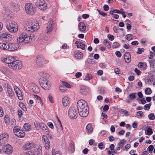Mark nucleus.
Here are the masks:
<instances>
[{
	"mask_svg": "<svg viewBox=\"0 0 155 155\" xmlns=\"http://www.w3.org/2000/svg\"><path fill=\"white\" fill-rule=\"evenodd\" d=\"M25 28L26 30L30 32H33L39 28V26L38 23L26 22L25 25Z\"/></svg>",
	"mask_w": 155,
	"mask_h": 155,
	"instance_id": "obj_1",
	"label": "nucleus"
},
{
	"mask_svg": "<svg viewBox=\"0 0 155 155\" xmlns=\"http://www.w3.org/2000/svg\"><path fill=\"white\" fill-rule=\"evenodd\" d=\"M6 27L11 32L14 33L18 30L17 24L14 21L7 22L6 24Z\"/></svg>",
	"mask_w": 155,
	"mask_h": 155,
	"instance_id": "obj_2",
	"label": "nucleus"
},
{
	"mask_svg": "<svg viewBox=\"0 0 155 155\" xmlns=\"http://www.w3.org/2000/svg\"><path fill=\"white\" fill-rule=\"evenodd\" d=\"M77 107L78 111H81V110L88 109L87 104L84 100H80L77 103Z\"/></svg>",
	"mask_w": 155,
	"mask_h": 155,
	"instance_id": "obj_3",
	"label": "nucleus"
},
{
	"mask_svg": "<svg viewBox=\"0 0 155 155\" xmlns=\"http://www.w3.org/2000/svg\"><path fill=\"white\" fill-rule=\"evenodd\" d=\"M25 8L26 12L29 15H33L35 11V6L31 3L26 4L25 5Z\"/></svg>",
	"mask_w": 155,
	"mask_h": 155,
	"instance_id": "obj_4",
	"label": "nucleus"
},
{
	"mask_svg": "<svg viewBox=\"0 0 155 155\" xmlns=\"http://www.w3.org/2000/svg\"><path fill=\"white\" fill-rule=\"evenodd\" d=\"M35 125L36 129L37 130H39L40 129H42L43 132L45 134H48L49 131L47 126L43 123H40L39 124L35 123Z\"/></svg>",
	"mask_w": 155,
	"mask_h": 155,
	"instance_id": "obj_5",
	"label": "nucleus"
},
{
	"mask_svg": "<svg viewBox=\"0 0 155 155\" xmlns=\"http://www.w3.org/2000/svg\"><path fill=\"white\" fill-rule=\"evenodd\" d=\"M10 66H12L11 68L14 70H18L21 69L23 67V64L21 61L16 60L15 59L13 63L12 64V65L10 64Z\"/></svg>",
	"mask_w": 155,
	"mask_h": 155,
	"instance_id": "obj_6",
	"label": "nucleus"
},
{
	"mask_svg": "<svg viewBox=\"0 0 155 155\" xmlns=\"http://www.w3.org/2000/svg\"><path fill=\"white\" fill-rule=\"evenodd\" d=\"M30 36H29L25 33L21 34L18 38L17 39V42L21 43L24 41L25 43L28 42L30 40Z\"/></svg>",
	"mask_w": 155,
	"mask_h": 155,
	"instance_id": "obj_7",
	"label": "nucleus"
},
{
	"mask_svg": "<svg viewBox=\"0 0 155 155\" xmlns=\"http://www.w3.org/2000/svg\"><path fill=\"white\" fill-rule=\"evenodd\" d=\"M39 83L41 86L45 90H48L51 87V83L47 79L45 80L41 79Z\"/></svg>",
	"mask_w": 155,
	"mask_h": 155,
	"instance_id": "obj_8",
	"label": "nucleus"
},
{
	"mask_svg": "<svg viewBox=\"0 0 155 155\" xmlns=\"http://www.w3.org/2000/svg\"><path fill=\"white\" fill-rule=\"evenodd\" d=\"M68 114L70 118L71 119L76 118L78 113L75 107H70L68 110Z\"/></svg>",
	"mask_w": 155,
	"mask_h": 155,
	"instance_id": "obj_9",
	"label": "nucleus"
},
{
	"mask_svg": "<svg viewBox=\"0 0 155 155\" xmlns=\"http://www.w3.org/2000/svg\"><path fill=\"white\" fill-rule=\"evenodd\" d=\"M9 137L8 134L6 133L2 134L0 135V145L2 146L6 143Z\"/></svg>",
	"mask_w": 155,
	"mask_h": 155,
	"instance_id": "obj_10",
	"label": "nucleus"
},
{
	"mask_svg": "<svg viewBox=\"0 0 155 155\" xmlns=\"http://www.w3.org/2000/svg\"><path fill=\"white\" fill-rule=\"evenodd\" d=\"M16 58H14L13 57H9L6 58H5L4 57H2L1 58V59L3 62L6 63L8 64V66L11 68L12 66H10V64H11L12 65V64L13 63L14 61L15 60Z\"/></svg>",
	"mask_w": 155,
	"mask_h": 155,
	"instance_id": "obj_11",
	"label": "nucleus"
},
{
	"mask_svg": "<svg viewBox=\"0 0 155 155\" xmlns=\"http://www.w3.org/2000/svg\"><path fill=\"white\" fill-rule=\"evenodd\" d=\"M36 63L39 66H41L46 63H47L48 61L44 59L42 57L38 56L36 58Z\"/></svg>",
	"mask_w": 155,
	"mask_h": 155,
	"instance_id": "obj_12",
	"label": "nucleus"
},
{
	"mask_svg": "<svg viewBox=\"0 0 155 155\" xmlns=\"http://www.w3.org/2000/svg\"><path fill=\"white\" fill-rule=\"evenodd\" d=\"M36 3L39 9L42 10L46 9V5L44 0H37Z\"/></svg>",
	"mask_w": 155,
	"mask_h": 155,
	"instance_id": "obj_13",
	"label": "nucleus"
},
{
	"mask_svg": "<svg viewBox=\"0 0 155 155\" xmlns=\"http://www.w3.org/2000/svg\"><path fill=\"white\" fill-rule=\"evenodd\" d=\"M0 37L2 40L5 39V41H11L12 39V36L7 32H2L0 34Z\"/></svg>",
	"mask_w": 155,
	"mask_h": 155,
	"instance_id": "obj_14",
	"label": "nucleus"
},
{
	"mask_svg": "<svg viewBox=\"0 0 155 155\" xmlns=\"http://www.w3.org/2000/svg\"><path fill=\"white\" fill-rule=\"evenodd\" d=\"M10 6L15 12H17L19 9V6L18 2L15 0L11 2L10 3Z\"/></svg>",
	"mask_w": 155,
	"mask_h": 155,
	"instance_id": "obj_15",
	"label": "nucleus"
},
{
	"mask_svg": "<svg viewBox=\"0 0 155 155\" xmlns=\"http://www.w3.org/2000/svg\"><path fill=\"white\" fill-rule=\"evenodd\" d=\"M43 143L45 149H49L50 147V143L49 140L45 135H43L42 137Z\"/></svg>",
	"mask_w": 155,
	"mask_h": 155,
	"instance_id": "obj_16",
	"label": "nucleus"
},
{
	"mask_svg": "<svg viewBox=\"0 0 155 155\" xmlns=\"http://www.w3.org/2000/svg\"><path fill=\"white\" fill-rule=\"evenodd\" d=\"M3 152L7 154H10L13 152V148L10 144H7L3 148Z\"/></svg>",
	"mask_w": 155,
	"mask_h": 155,
	"instance_id": "obj_17",
	"label": "nucleus"
},
{
	"mask_svg": "<svg viewBox=\"0 0 155 155\" xmlns=\"http://www.w3.org/2000/svg\"><path fill=\"white\" fill-rule=\"evenodd\" d=\"M8 50L14 51L18 49L19 46L18 43H10L8 44Z\"/></svg>",
	"mask_w": 155,
	"mask_h": 155,
	"instance_id": "obj_18",
	"label": "nucleus"
},
{
	"mask_svg": "<svg viewBox=\"0 0 155 155\" xmlns=\"http://www.w3.org/2000/svg\"><path fill=\"white\" fill-rule=\"evenodd\" d=\"M14 88L18 99L20 100H22L23 99V97L22 96L21 91L16 86H14Z\"/></svg>",
	"mask_w": 155,
	"mask_h": 155,
	"instance_id": "obj_19",
	"label": "nucleus"
},
{
	"mask_svg": "<svg viewBox=\"0 0 155 155\" xmlns=\"http://www.w3.org/2000/svg\"><path fill=\"white\" fill-rule=\"evenodd\" d=\"M5 87L7 89L9 96L12 97L14 95V93L12 90L11 85L8 83H7L5 84Z\"/></svg>",
	"mask_w": 155,
	"mask_h": 155,
	"instance_id": "obj_20",
	"label": "nucleus"
},
{
	"mask_svg": "<svg viewBox=\"0 0 155 155\" xmlns=\"http://www.w3.org/2000/svg\"><path fill=\"white\" fill-rule=\"evenodd\" d=\"M54 24H53V21L51 20L48 22L46 31L47 33H48L51 32L52 30V28L54 27Z\"/></svg>",
	"mask_w": 155,
	"mask_h": 155,
	"instance_id": "obj_21",
	"label": "nucleus"
},
{
	"mask_svg": "<svg viewBox=\"0 0 155 155\" xmlns=\"http://www.w3.org/2000/svg\"><path fill=\"white\" fill-rule=\"evenodd\" d=\"M35 151L36 155H42V147L41 146H37L35 148Z\"/></svg>",
	"mask_w": 155,
	"mask_h": 155,
	"instance_id": "obj_22",
	"label": "nucleus"
},
{
	"mask_svg": "<svg viewBox=\"0 0 155 155\" xmlns=\"http://www.w3.org/2000/svg\"><path fill=\"white\" fill-rule=\"evenodd\" d=\"M81 111H78L79 115L81 117H85L88 115L89 113L88 109L83 110Z\"/></svg>",
	"mask_w": 155,
	"mask_h": 155,
	"instance_id": "obj_23",
	"label": "nucleus"
},
{
	"mask_svg": "<svg viewBox=\"0 0 155 155\" xmlns=\"http://www.w3.org/2000/svg\"><path fill=\"white\" fill-rule=\"evenodd\" d=\"M31 89L35 93H38L40 92L39 87L36 84H34L30 86Z\"/></svg>",
	"mask_w": 155,
	"mask_h": 155,
	"instance_id": "obj_24",
	"label": "nucleus"
},
{
	"mask_svg": "<svg viewBox=\"0 0 155 155\" xmlns=\"http://www.w3.org/2000/svg\"><path fill=\"white\" fill-rule=\"evenodd\" d=\"M74 56L76 58L80 59L83 58V54L81 51H76L74 52Z\"/></svg>",
	"mask_w": 155,
	"mask_h": 155,
	"instance_id": "obj_25",
	"label": "nucleus"
},
{
	"mask_svg": "<svg viewBox=\"0 0 155 155\" xmlns=\"http://www.w3.org/2000/svg\"><path fill=\"white\" fill-rule=\"evenodd\" d=\"M124 59L125 62L127 63H129L131 61V56L129 52H126L125 53L124 55Z\"/></svg>",
	"mask_w": 155,
	"mask_h": 155,
	"instance_id": "obj_26",
	"label": "nucleus"
},
{
	"mask_svg": "<svg viewBox=\"0 0 155 155\" xmlns=\"http://www.w3.org/2000/svg\"><path fill=\"white\" fill-rule=\"evenodd\" d=\"M39 75L40 76L41 78L39 80V81H40L41 79L42 80H45L48 79V77L47 74L45 72H41L39 73Z\"/></svg>",
	"mask_w": 155,
	"mask_h": 155,
	"instance_id": "obj_27",
	"label": "nucleus"
},
{
	"mask_svg": "<svg viewBox=\"0 0 155 155\" xmlns=\"http://www.w3.org/2000/svg\"><path fill=\"white\" fill-rule=\"evenodd\" d=\"M35 146V144L33 143H27L23 146L24 149L27 150L31 149Z\"/></svg>",
	"mask_w": 155,
	"mask_h": 155,
	"instance_id": "obj_28",
	"label": "nucleus"
},
{
	"mask_svg": "<svg viewBox=\"0 0 155 155\" xmlns=\"http://www.w3.org/2000/svg\"><path fill=\"white\" fill-rule=\"evenodd\" d=\"M88 88L87 87L82 86L81 87L80 92L83 94H85L88 92Z\"/></svg>",
	"mask_w": 155,
	"mask_h": 155,
	"instance_id": "obj_29",
	"label": "nucleus"
},
{
	"mask_svg": "<svg viewBox=\"0 0 155 155\" xmlns=\"http://www.w3.org/2000/svg\"><path fill=\"white\" fill-rule=\"evenodd\" d=\"M69 98L67 97H64L62 100V103L64 107L67 106L69 104Z\"/></svg>",
	"mask_w": 155,
	"mask_h": 155,
	"instance_id": "obj_30",
	"label": "nucleus"
},
{
	"mask_svg": "<svg viewBox=\"0 0 155 155\" xmlns=\"http://www.w3.org/2000/svg\"><path fill=\"white\" fill-rule=\"evenodd\" d=\"M78 26L80 30L82 31H84L86 30V27L85 25L83 22H80Z\"/></svg>",
	"mask_w": 155,
	"mask_h": 155,
	"instance_id": "obj_31",
	"label": "nucleus"
},
{
	"mask_svg": "<svg viewBox=\"0 0 155 155\" xmlns=\"http://www.w3.org/2000/svg\"><path fill=\"white\" fill-rule=\"evenodd\" d=\"M57 119L58 120V122L56 124V127L58 130H62V127L61 121L58 117H57Z\"/></svg>",
	"mask_w": 155,
	"mask_h": 155,
	"instance_id": "obj_32",
	"label": "nucleus"
},
{
	"mask_svg": "<svg viewBox=\"0 0 155 155\" xmlns=\"http://www.w3.org/2000/svg\"><path fill=\"white\" fill-rule=\"evenodd\" d=\"M31 125L28 123H25L23 127V129L24 131H29L31 129Z\"/></svg>",
	"mask_w": 155,
	"mask_h": 155,
	"instance_id": "obj_33",
	"label": "nucleus"
},
{
	"mask_svg": "<svg viewBox=\"0 0 155 155\" xmlns=\"http://www.w3.org/2000/svg\"><path fill=\"white\" fill-rule=\"evenodd\" d=\"M86 130L87 133H90L92 132L93 128L91 124H88L86 127Z\"/></svg>",
	"mask_w": 155,
	"mask_h": 155,
	"instance_id": "obj_34",
	"label": "nucleus"
},
{
	"mask_svg": "<svg viewBox=\"0 0 155 155\" xmlns=\"http://www.w3.org/2000/svg\"><path fill=\"white\" fill-rule=\"evenodd\" d=\"M25 133L22 131H20L19 132L16 134L15 135L19 137H23L25 136Z\"/></svg>",
	"mask_w": 155,
	"mask_h": 155,
	"instance_id": "obj_35",
	"label": "nucleus"
},
{
	"mask_svg": "<svg viewBox=\"0 0 155 155\" xmlns=\"http://www.w3.org/2000/svg\"><path fill=\"white\" fill-rule=\"evenodd\" d=\"M150 65V68L153 69L155 65V60L153 59L149 61Z\"/></svg>",
	"mask_w": 155,
	"mask_h": 155,
	"instance_id": "obj_36",
	"label": "nucleus"
},
{
	"mask_svg": "<svg viewBox=\"0 0 155 155\" xmlns=\"http://www.w3.org/2000/svg\"><path fill=\"white\" fill-rule=\"evenodd\" d=\"M136 94L135 93H133L130 94L128 98L131 100H134L136 98Z\"/></svg>",
	"mask_w": 155,
	"mask_h": 155,
	"instance_id": "obj_37",
	"label": "nucleus"
},
{
	"mask_svg": "<svg viewBox=\"0 0 155 155\" xmlns=\"http://www.w3.org/2000/svg\"><path fill=\"white\" fill-rule=\"evenodd\" d=\"M104 44L108 48H110L111 45L110 43L106 39H105L103 41Z\"/></svg>",
	"mask_w": 155,
	"mask_h": 155,
	"instance_id": "obj_38",
	"label": "nucleus"
},
{
	"mask_svg": "<svg viewBox=\"0 0 155 155\" xmlns=\"http://www.w3.org/2000/svg\"><path fill=\"white\" fill-rule=\"evenodd\" d=\"M85 44L81 42H80L79 45H78L77 48H80L83 50L85 49Z\"/></svg>",
	"mask_w": 155,
	"mask_h": 155,
	"instance_id": "obj_39",
	"label": "nucleus"
},
{
	"mask_svg": "<svg viewBox=\"0 0 155 155\" xmlns=\"http://www.w3.org/2000/svg\"><path fill=\"white\" fill-rule=\"evenodd\" d=\"M92 78V76L91 75L89 74H87L85 76L84 80L86 81H89Z\"/></svg>",
	"mask_w": 155,
	"mask_h": 155,
	"instance_id": "obj_40",
	"label": "nucleus"
},
{
	"mask_svg": "<svg viewBox=\"0 0 155 155\" xmlns=\"http://www.w3.org/2000/svg\"><path fill=\"white\" fill-rule=\"evenodd\" d=\"M151 105V103L145 104L144 106V109L146 110H148L150 109Z\"/></svg>",
	"mask_w": 155,
	"mask_h": 155,
	"instance_id": "obj_41",
	"label": "nucleus"
},
{
	"mask_svg": "<svg viewBox=\"0 0 155 155\" xmlns=\"http://www.w3.org/2000/svg\"><path fill=\"white\" fill-rule=\"evenodd\" d=\"M149 119L150 120H153L155 119V115L153 113H150L148 116Z\"/></svg>",
	"mask_w": 155,
	"mask_h": 155,
	"instance_id": "obj_42",
	"label": "nucleus"
},
{
	"mask_svg": "<svg viewBox=\"0 0 155 155\" xmlns=\"http://www.w3.org/2000/svg\"><path fill=\"white\" fill-rule=\"evenodd\" d=\"M145 93L146 94H150L152 93V91L150 88H147L145 90Z\"/></svg>",
	"mask_w": 155,
	"mask_h": 155,
	"instance_id": "obj_43",
	"label": "nucleus"
},
{
	"mask_svg": "<svg viewBox=\"0 0 155 155\" xmlns=\"http://www.w3.org/2000/svg\"><path fill=\"white\" fill-rule=\"evenodd\" d=\"M135 114L137 116L139 117H141L143 116V114L142 111H140L137 112Z\"/></svg>",
	"mask_w": 155,
	"mask_h": 155,
	"instance_id": "obj_44",
	"label": "nucleus"
},
{
	"mask_svg": "<svg viewBox=\"0 0 155 155\" xmlns=\"http://www.w3.org/2000/svg\"><path fill=\"white\" fill-rule=\"evenodd\" d=\"M110 14L112 15L113 18L117 19L119 17V16L118 15L114 14L112 12H110Z\"/></svg>",
	"mask_w": 155,
	"mask_h": 155,
	"instance_id": "obj_45",
	"label": "nucleus"
},
{
	"mask_svg": "<svg viewBox=\"0 0 155 155\" xmlns=\"http://www.w3.org/2000/svg\"><path fill=\"white\" fill-rule=\"evenodd\" d=\"M147 134L149 135H151L153 133L152 129L150 128V127L147 128Z\"/></svg>",
	"mask_w": 155,
	"mask_h": 155,
	"instance_id": "obj_46",
	"label": "nucleus"
},
{
	"mask_svg": "<svg viewBox=\"0 0 155 155\" xmlns=\"http://www.w3.org/2000/svg\"><path fill=\"white\" fill-rule=\"evenodd\" d=\"M125 143V140L124 139L121 140L118 144V145L119 146L121 147H122Z\"/></svg>",
	"mask_w": 155,
	"mask_h": 155,
	"instance_id": "obj_47",
	"label": "nucleus"
},
{
	"mask_svg": "<svg viewBox=\"0 0 155 155\" xmlns=\"http://www.w3.org/2000/svg\"><path fill=\"white\" fill-rule=\"evenodd\" d=\"M126 38L128 40L130 41L133 39L132 35L131 34H127L126 35Z\"/></svg>",
	"mask_w": 155,
	"mask_h": 155,
	"instance_id": "obj_48",
	"label": "nucleus"
},
{
	"mask_svg": "<svg viewBox=\"0 0 155 155\" xmlns=\"http://www.w3.org/2000/svg\"><path fill=\"white\" fill-rule=\"evenodd\" d=\"M62 84L65 87H67V88L71 87L70 85L66 82H65L64 81H62Z\"/></svg>",
	"mask_w": 155,
	"mask_h": 155,
	"instance_id": "obj_49",
	"label": "nucleus"
},
{
	"mask_svg": "<svg viewBox=\"0 0 155 155\" xmlns=\"http://www.w3.org/2000/svg\"><path fill=\"white\" fill-rule=\"evenodd\" d=\"M131 146L130 144H127L123 148L124 150L127 151L128 150L130 147Z\"/></svg>",
	"mask_w": 155,
	"mask_h": 155,
	"instance_id": "obj_50",
	"label": "nucleus"
},
{
	"mask_svg": "<svg viewBox=\"0 0 155 155\" xmlns=\"http://www.w3.org/2000/svg\"><path fill=\"white\" fill-rule=\"evenodd\" d=\"M20 131V129L18 128V127H14L13 131L15 135L16 133L19 132Z\"/></svg>",
	"mask_w": 155,
	"mask_h": 155,
	"instance_id": "obj_51",
	"label": "nucleus"
},
{
	"mask_svg": "<svg viewBox=\"0 0 155 155\" xmlns=\"http://www.w3.org/2000/svg\"><path fill=\"white\" fill-rule=\"evenodd\" d=\"M137 49L138 50L137 53L140 54H142V52H143L144 51V49L143 48H138Z\"/></svg>",
	"mask_w": 155,
	"mask_h": 155,
	"instance_id": "obj_52",
	"label": "nucleus"
},
{
	"mask_svg": "<svg viewBox=\"0 0 155 155\" xmlns=\"http://www.w3.org/2000/svg\"><path fill=\"white\" fill-rule=\"evenodd\" d=\"M120 45L117 42H115L114 43L113 45V48H117Z\"/></svg>",
	"mask_w": 155,
	"mask_h": 155,
	"instance_id": "obj_53",
	"label": "nucleus"
},
{
	"mask_svg": "<svg viewBox=\"0 0 155 155\" xmlns=\"http://www.w3.org/2000/svg\"><path fill=\"white\" fill-rule=\"evenodd\" d=\"M154 149V147L153 145H150L149 146L148 148L147 149V150L149 152H152V151ZM152 152H151V153H152Z\"/></svg>",
	"mask_w": 155,
	"mask_h": 155,
	"instance_id": "obj_54",
	"label": "nucleus"
},
{
	"mask_svg": "<svg viewBox=\"0 0 155 155\" xmlns=\"http://www.w3.org/2000/svg\"><path fill=\"white\" fill-rule=\"evenodd\" d=\"M9 119L8 115H6L4 117V120L6 123H7L9 121Z\"/></svg>",
	"mask_w": 155,
	"mask_h": 155,
	"instance_id": "obj_55",
	"label": "nucleus"
},
{
	"mask_svg": "<svg viewBox=\"0 0 155 155\" xmlns=\"http://www.w3.org/2000/svg\"><path fill=\"white\" fill-rule=\"evenodd\" d=\"M107 37L110 41H112L114 39V36L111 35H107Z\"/></svg>",
	"mask_w": 155,
	"mask_h": 155,
	"instance_id": "obj_56",
	"label": "nucleus"
},
{
	"mask_svg": "<svg viewBox=\"0 0 155 155\" xmlns=\"http://www.w3.org/2000/svg\"><path fill=\"white\" fill-rule=\"evenodd\" d=\"M143 63L140 62L138 63V66L139 68H143Z\"/></svg>",
	"mask_w": 155,
	"mask_h": 155,
	"instance_id": "obj_57",
	"label": "nucleus"
},
{
	"mask_svg": "<svg viewBox=\"0 0 155 155\" xmlns=\"http://www.w3.org/2000/svg\"><path fill=\"white\" fill-rule=\"evenodd\" d=\"M87 62H88L89 64H94V61H93V59H91L90 58H88L87 60Z\"/></svg>",
	"mask_w": 155,
	"mask_h": 155,
	"instance_id": "obj_58",
	"label": "nucleus"
},
{
	"mask_svg": "<svg viewBox=\"0 0 155 155\" xmlns=\"http://www.w3.org/2000/svg\"><path fill=\"white\" fill-rule=\"evenodd\" d=\"M110 12H112L113 13H115L118 14L120 13L121 12L120 11H119V10L117 9H114L113 10H111Z\"/></svg>",
	"mask_w": 155,
	"mask_h": 155,
	"instance_id": "obj_59",
	"label": "nucleus"
},
{
	"mask_svg": "<svg viewBox=\"0 0 155 155\" xmlns=\"http://www.w3.org/2000/svg\"><path fill=\"white\" fill-rule=\"evenodd\" d=\"M48 98H49V101L51 103H54V100H53V97H52V96L51 95L49 94V96H48Z\"/></svg>",
	"mask_w": 155,
	"mask_h": 155,
	"instance_id": "obj_60",
	"label": "nucleus"
},
{
	"mask_svg": "<svg viewBox=\"0 0 155 155\" xmlns=\"http://www.w3.org/2000/svg\"><path fill=\"white\" fill-rule=\"evenodd\" d=\"M82 74L80 72H78L75 74V77L77 78H78L81 76Z\"/></svg>",
	"mask_w": 155,
	"mask_h": 155,
	"instance_id": "obj_61",
	"label": "nucleus"
},
{
	"mask_svg": "<svg viewBox=\"0 0 155 155\" xmlns=\"http://www.w3.org/2000/svg\"><path fill=\"white\" fill-rule=\"evenodd\" d=\"M134 71L138 75H140L141 73L140 71L138 70L137 68H135V69Z\"/></svg>",
	"mask_w": 155,
	"mask_h": 155,
	"instance_id": "obj_62",
	"label": "nucleus"
},
{
	"mask_svg": "<svg viewBox=\"0 0 155 155\" xmlns=\"http://www.w3.org/2000/svg\"><path fill=\"white\" fill-rule=\"evenodd\" d=\"M118 28L119 27L118 26H114L113 27V29L116 33H118Z\"/></svg>",
	"mask_w": 155,
	"mask_h": 155,
	"instance_id": "obj_63",
	"label": "nucleus"
},
{
	"mask_svg": "<svg viewBox=\"0 0 155 155\" xmlns=\"http://www.w3.org/2000/svg\"><path fill=\"white\" fill-rule=\"evenodd\" d=\"M27 155H35L33 152L29 151L27 152Z\"/></svg>",
	"mask_w": 155,
	"mask_h": 155,
	"instance_id": "obj_64",
	"label": "nucleus"
}]
</instances>
